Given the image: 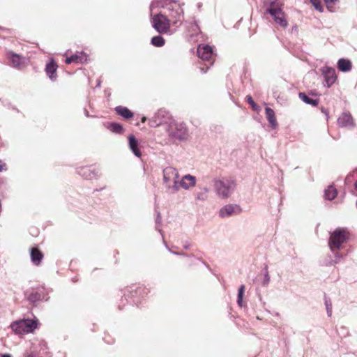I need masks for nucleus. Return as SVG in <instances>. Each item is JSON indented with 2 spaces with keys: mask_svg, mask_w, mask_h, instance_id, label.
Here are the masks:
<instances>
[{
  "mask_svg": "<svg viewBox=\"0 0 357 357\" xmlns=\"http://www.w3.org/2000/svg\"><path fill=\"white\" fill-rule=\"evenodd\" d=\"M324 3H326V6H327V8L330 10H331V8H333V5H334V2L336 1V0H324Z\"/></svg>",
  "mask_w": 357,
  "mask_h": 357,
  "instance_id": "30",
  "label": "nucleus"
},
{
  "mask_svg": "<svg viewBox=\"0 0 357 357\" xmlns=\"http://www.w3.org/2000/svg\"><path fill=\"white\" fill-rule=\"evenodd\" d=\"M26 357H36V356L33 354H29Z\"/></svg>",
  "mask_w": 357,
  "mask_h": 357,
  "instance_id": "39",
  "label": "nucleus"
},
{
  "mask_svg": "<svg viewBox=\"0 0 357 357\" xmlns=\"http://www.w3.org/2000/svg\"><path fill=\"white\" fill-rule=\"evenodd\" d=\"M156 8H162L165 14L169 15L173 25L181 24L183 20V10L178 2L172 0H153L150 5L151 15Z\"/></svg>",
  "mask_w": 357,
  "mask_h": 357,
  "instance_id": "1",
  "label": "nucleus"
},
{
  "mask_svg": "<svg viewBox=\"0 0 357 357\" xmlns=\"http://www.w3.org/2000/svg\"><path fill=\"white\" fill-rule=\"evenodd\" d=\"M327 86H331L336 80L335 70L333 68L324 66L321 69Z\"/></svg>",
  "mask_w": 357,
  "mask_h": 357,
  "instance_id": "11",
  "label": "nucleus"
},
{
  "mask_svg": "<svg viewBox=\"0 0 357 357\" xmlns=\"http://www.w3.org/2000/svg\"><path fill=\"white\" fill-rule=\"evenodd\" d=\"M10 65L16 68H20L25 65V59L19 54L10 52L7 54Z\"/></svg>",
  "mask_w": 357,
  "mask_h": 357,
  "instance_id": "13",
  "label": "nucleus"
},
{
  "mask_svg": "<svg viewBox=\"0 0 357 357\" xmlns=\"http://www.w3.org/2000/svg\"><path fill=\"white\" fill-rule=\"evenodd\" d=\"M37 326L36 320L27 319L15 321L10 326L16 333L25 334L33 332L37 328Z\"/></svg>",
  "mask_w": 357,
  "mask_h": 357,
  "instance_id": "7",
  "label": "nucleus"
},
{
  "mask_svg": "<svg viewBox=\"0 0 357 357\" xmlns=\"http://www.w3.org/2000/svg\"><path fill=\"white\" fill-rule=\"evenodd\" d=\"M167 14H165L163 12L156 14L153 16V14L151 15V22L153 28L160 33H167L170 28V24L172 22L170 19H168L166 16Z\"/></svg>",
  "mask_w": 357,
  "mask_h": 357,
  "instance_id": "8",
  "label": "nucleus"
},
{
  "mask_svg": "<svg viewBox=\"0 0 357 357\" xmlns=\"http://www.w3.org/2000/svg\"><path fill=\"white\" fill-rule=\"evenodd\" d=\"M116 111L118 113V114L122 116L126 119H130L133 116L132 112L125 107L118 106L116 107Z\"/></svg>",
  "mask_w": 357,
  "mask_h": 357,
  "instance_id": "22",
  "label": "nucleus"
},
{
  "mask_svg": "<svg viewBox=\"0 0 357 357\" xmlns=\"http://www.w3.org/2000/svg\"><path fill=\"white\" fill-rule=\"evenodd\" d=\"M266 12L273 17L274 22L282 28L288 26V22L283 12V3L279 0H268Z\"/></svg>",
  "mask_w": 357,
  "mask_h": 357,
  "instance_id": "3",
  "label": "nucleus"
},
{
  "mask_svg": "<svg viewBox=\"0 0 357 357\" xmlns=\"http://www.w3.org/2000/svg\"><path fill=\"white\" fill-rule=\"evenodd\" d=\"M57 65L54 61H51L46 66V73L50 79L52 81L56 80V69H57Z\"/></svg>",
  "mask_w": 357,
  "mask_h": 357,
  "instance_id": "18",
  "label": "nucleus"
},
{
  "mask_svg": "<svg viewBox=\"0 0 357 357\" xmlns=\"http://www.w3.org/2000/svg\"><path fill=\"white\" fill-rule=\"evenodd\" d=\"M1 357H12V356H11V355H10V354H3V355L1 356Z\"/></svg>",
  "mask_w": 357,
  "mask_h": 357,
  "instance_id": "38",
  "label": "nucleus"
},
{
  "mask_svg": "<svg viewBox=\"0 0 357 357\" xmlns=\"http://www.w3.org/2000/svg\"><path fill=\"white\" fill-rule=\"evenodd\" d=\"M197 178L191 174H186L182 177L181 181L178 180L179 189L181 188L184 190H189L195 186Z\"/></svg>",
  "mask_w": 357,
  "mask_h": 357,
  "instance_id": "12",
  "label": "nucleus"
},
{
  "mask_svg": "<svg viewBox=\"0 0 357 357\" xmlns=\"http://www.w3.org/2000/svg\"><path fill=\"white\" fill-rule=\"evenodd\" d=\"M312 4L314 6V8L319 12H323L324 8L321 6L320 0H310Z\"/></svg>",
  "mask_w": 357,
  "mask_h": 357,
  "instance_id": "29",
  "label": "nucleus"
},
{
  "mask_svg": "<svg viewBox=\"0 0 357 357\" xmlns=\"http://www.w3.org/2000/svg\"><path fill=\"white\" fill-rule=\"evenodd\" d=\"M208 192L207 189H204V193H199L197 195V199L201 200H204L206 199V194Z\"/></svg>",
  "mask_w": 357,
  "mask_h": 357,
  "instance_id": "32",
  "label": "nucleus"
},
{
  "mask_svg": "<svg viewBox=\"0 0 357 357\" xmlns=\"http://www.w3.org/2000/svg\"><path fill=\"white\" fill-rule=\"evenodd\" d=\"M351 62L349 60L340 59L337 61V68L342 72H349L351 69Z\"/></svg>",
  "mask_w": 357,
  "mask_h": 357,
  "instance_id": "20",
  "label": "nucleus"
},
{
  "mask_svg": "<svg viewBox=\"0 0 357 357\" xmlns=\"http://www.w3.org/2000/svg\"><path fill=\"white\" fill-rule=\"evenodd\" d=\"M74 59L75 58H73V55L71 56H70V57H67L66 59V63L67 64H70V63H71L73 62H75Z\"/></svg>",
  "mask_w": 357,
  "mask_h": 357,
  "instance_id": "34",
  "label": "nucleus"
},
{
  "mask_svg": "<svg viewBox=\"0 0 357 357\" xmlns=\"http://www.w3.org/2000/svg\"><path fill=\"white\" fill-rule=\"evenodd\" d=\"M244 291H245V286L243 284H242L238 289V297H243Z\"/></svg>",
  "mask_w": 357,
  "mask_h": 357,
  "instance_id": "31",
  "label": "nucleus"
},
{
  "mask_svg": "<svg viewBox=\"0 0 357 357\" xmlns=\"http://www.w3.org/2000/svg\"><path fill=\"white\" fill-rule=\"evenodd\" d=\"M7 169L6 165L1 160H0V172L6 171Z\"/></svg>",
  "mask_w": 357,
  "mask_h": 357,
  "instance_id": "33",
  "label": "nucleus"
},
{
  "mask_svg": "<svg viewBox=\"0 0 357 357\" xmlns=\"http://www.w3.org/2000/svg\"><path fill=\"white\" fill-rule=\"evenodd\" d=\"M167 130L169 136L174 140H185L188 136V129L183 123L171 121L168 123Z\"/></svg>",
  "mask_w": 357,
  "mask_h": 357,
  "instance_id": "5",
  "label": "nucleus"
},
{
  "mask_svg": "<svg viewBox=\"0 0 357 357\" xmlns=\"http://www.w3.org/2000/svg\"><path fill=\"white\" fill-rule=\"evenodd\" d=\"M299 98L305 103L310 104L312 105H317V101L316 100H312L305 93H299Z\"/></svg>",
  "mask_w": 357,
  "mask_h": 357,
  "instance_id": "27",
  "label": "nucleus"
},
{
  "mask_svg": "<svg viewBox=\"0 0 357 357\" xmlns=\"http://www.w3.org/2000/svg\"><path fill=\"white\" fill-rule=\"evenodd\" d=\"M350 175H348L347 177H346V181L347 182H351V180H350Z\"/></svg>",
  "mask_w": 357,
  "mask_h": 357,
  "instance_id": "37",
  "label": "nucleus"
},
{
  "mask_svg": "<svg viewBox=\"0 0 357 357\" xmlns=\"http://www.w3.org/2000/svg\"><path fill=\"white\" fill-rule=\"evenodd\" d=\"M146 117H143V118L142 119V123H144V122L146 121Z\"/></svg>",
  "mask_w": 357,
  "mask_h": 357,
  "instance_id": "40",
  "label": "nucleus"
},
{
  "mask_svg": "<svg viewBox=\"0 0 357 357\" xmlns=\"http://www.w3.org/2000/svg\"><path fill=\"white\" fill-rule=\"evenodd\" d=\"M178 176V171L172 167H167L163 170V181L167 188L174 192L179 190Z\"/></svg>",
  "mask_w": 357,
  "mask_h": 357,
  "instance_id": "6",
  "label": "nucleus"
},
{
  "mask_svg": "<svg viewBox=\"0 0 357 357\" xmlns=\"http://www.w3.org/2000/svg\"><path fill=\"white\" fill-rule=\"evenodd\" d=\"M208 68H209V66H207L206 70H204V68L200 67V70H201V71H202L203 73H205L207 71V70H208Z\"/></svg>",
  "mask_w": 357,
  "mask_h": 357,
  "instance_id": "36",
  "label": "nucleus"
},
{
  "mask_svg": "<svg viewBox=\"0 0 357 357\" xmlns=\"http://www.w3.org/2000/svg\"><path fill=\"white\" fill-rule=\"evenodd\" d=\"M73 56V58H75L74 59L75 63H82L86 61V60H87V56L83 52H77Z\"/></svg>",
  "mask_w": 357,
  "mask_h": 357,
  "instance_id": "24",
  "label": "nucleus"
},
{
  "mask_svg": "<svg viewBox=\"0 0 357 357\" xmlns=\"http://www.w3.org/2000/svg\"><path fill=\"white\" fill-rule=\"evenodd\" d=\"M151 44L155 47H162L165 44V40L160 36H154L151 39Z\"/></svg>",
  "mask_w": 357,
  "mask_h": 357,
  "instance_id": "26",
  "label": "nucleus"
},
{
  "mask_svg": "<svg viewBox=\"0 0 357 357\" xmlns=\"http://www.w3.org/2000/svg\"><path fill=\"white\" fill-rule=\"evenodd\" d=\"M337 190L333 186L330 185L325 190L324 197L328 200H332L337 196Z\"/></svg>",
  "mask_w": 357,
  "mask_h": 357,
  "instance_id": "23",
  "label": "nucleus"
},
{
  "mask_svg": "<svg viewBox=\"0 0 357 357\" xmlns=\"http://www.w3.org/2000/svg\"><path fill=\"white\" fill-rule=\"evenodd\" d=\"M338 124L342 127H354V120L350 114L344 112L337 119Z\"/></svg>",
  "mask_w": 357,
  "mask_h": 357,
  "instance_id": "14",
  "label": "nucleus"
},
{
  "mask_svg": "<svg viewBox=\"0 0 357 357\" xmlns=\"http://www.w3.org/2000/svg\"><path fill=\"white\" fill-rule=\"evenodd\" d=\"M78 173L82 177L86 179H92L96 178L98 176V171L96 169H91L90 167H83L79 169Z\"/></svg>",
  "mask_w": 357,
  "mask_h": 357,
  "instance_id": "17",
  "label": "nucleus"
},
{
  "mask_svg": "<svg viewBox=\"0 0 357 357\" xmlns=\"http://www.w3.org/2000/svg\"><path fill=\"white\" fill-rule=\"evenodd\" d=\"M237 303L240 307L243 306V297H238Z\"/></svg>",
  "mask_w": 357,
  "mask_h": 357,
  "instance_id": "35",
  "label": "nucleus"
},
{
  "mask_svg": "<svg viewBox=\"0 0 357 357\" xmlns=\"http://www.w3.org/2000/svg\"><path fill=\"white\" fill-rule=\"evenodd\" d=\"M349 238V233L344 229H337L331 234L328 245L333 253L335 259L334 264L338 263L342 258V255L338 252V250L342 248V245Z\"/></svg>",
  "mask_w": 357,
  "mask_h": 357,
  "instance_id": "2",
  "label": "nucleus"
},
{
  "mask_svg": "<svg viewBox=\"0 0 357 357\" xmlns=\"http://www.w3.org/2000/svg\"><path fill=\"white\" fill-rule=\"evenodd\" d=\"M246 100L252 106V109L255 111L259 112L260 110L259 106H258L252 100V97L250 96H246Z\"/></svg>",
  "mask_w": 357,
  "mask_h": 357,
  "instance_id": "28",
  "label": "nucleus"
},
{
  "mask_svg": "<svg viewBox=\"0 0 357 357\" xmlns=\"http://www.w3.org/2000/svg\"><path fill=\"white\" fill-rule=\"evenodd\" d=\"M164 118L165 112H158L149 120V123L151 127H158L163 123H168Z\"/></svg>",
  "mask_w": 357,
  "mask_h": 357,
  "instance_id": "15",
  "label": "nucleus"
},
{
  "mask_svg": "<svg viewBox=\"0 0 357 357\" xmlns=\"http://www.w3.org/2000/svg\"><path fill=\"white\" fill-rule=\"evenodd\" d=\"M197 54L200 59L208 61L213 58V49L208 45H199L197 48Z\"/></svg>",
  "mask_w": 357,
  "mask_h": 357,
  "instance_id": "10",
  "label": "nucleus"
},
{
  "mask_svg": "<svg viewBox=\"0 0 357 357\" xmlns=\"http://www.w3.org/2000/svg\"><path fill=\"white\" fill-rule=\"evenodd\" d=\"M266 117L273 128H275L278 126L275 112L270 107L265 108Z\"/></svg>",
  "mask_w": 357,
  "mask_h": 357,
  "instance_id": "19",
  "label": "nucleus"
},
{
  "mask_svg": "<svg viewBox=\"0 0 357 357\" xmlns=\"http://www.w3.org/2000/svg\"><path fill=\"white\" fill-rule=\"evenodd\" d=\"M107 128L115 133H121L123 130V127L116 123H109Z\"/></svg>",
  "mask_w": 357,
  "mask_h": 357,
  "instance_id": "25",
  "label": "nucleus"
},
{
  "mask_svg": "<svg viewBox=\"0 0 357 357\" xmlns=\"http://www.w3.org/2000/svg\"><path fill=\"white\" fill-rule=\"evenodd\" d=\"M213 187L217 195L222 199H227L233 193L236 183L230 178L213 179Z\"/></svg>",
  "mask_w": 357,
  "mask_h": 357,
  "instance_id": "4",
  "label": "nucleus"
},
{
  "mask_svg": "<svg viewBox=\"0 0 357 357\" xmlns=\"http://www.w3.org/2000/svg\"><path fill=\"white\" fill-rule=\"evenodd\" d=\"M128 146L135 156L139 158L142 155L140 149L138 148L139 142L136 137L131 135L128 137Z\"/></svg>",
  "mask_w": 357,
  "mask_h": 357,
  "instance_id": "16",
  "label": "nucleus"
},
{
  "mask_svg": "<svg viewBox=\"0 0 357 357\" xmlns=\"http://www.w3.org/2000/svg\"><path fill=\"white\" fill-rule=\"evenodd\" d=\"M31 261L36 264L38 265L43 259L42 253L37 248H32L31 251Z\"/></svg>",
  "mask_w": 357,
  "mask_h": 357,
  "instance_id": "21",
  "label": "nucleus"
},
{
  "mask_svg": "<svg viewBox=\"0 0 357 357\" xmlns=\"http://www.w3.org/2000/svg\"><path fill=\"white\" fill-rule=\"evenodd\" d=\"M241 211L242 209L239 205L229 204L225 205L220 209L218 215L221 218H227L232 215H238L241 213Z\"/></svg>",
  "mask_w": 357,
  "mask_h": 357,
  "instance_id": "9",
  "label": "nucleus"
}]
</instances>
